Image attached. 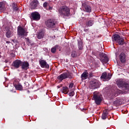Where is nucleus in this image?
<instances>
[{
    "label": "nucleus",
    "mask_w": 129,
    "mask_h": 129,
    "mask_svg": "<svg viewBox=\"0 0 129 129\" xmlns=\"http://www.w3.org/2000/svg\"><path fill=\"white\" fill-rule=\"evenodd\" d=\"M43 37H44V34H43V33L42 32H40L38 36H37V38L38 39H42V38H43Z\"/></svg>",
    "instance_id": "nucleus-28"
},
{
    "label": "nucleus",
    "mask_w": 129,
    "mask_h": 129,
    "mask_svg": "<svg viewBox=\"0 0 129 129\" xmlns=\"http://www.w3.org/2000/svg\"><path fill=\"white\" fill-rule=\"evenodd\" d=\"M74 94H75V93H74V91H72L69 93L70 96H74Z\"/></svg>",
    "instance_id": "nucleus-32"
},
{
    "label": "nucleus",
    "mask_w": 129,
    "mask_h": 129,
    "mask_svg": "<svg viewBox=\"0 0 129 129\" xmlns=\"http://www.w3.org/2000/svg\"><path fill=\"white\" fill-rule=\"evenodd\" d=\"M100 78L101 79H104L105 81H108V80H110V79L111 78V74L110 73H109L107 75V73H106V72H104L102 74Z\"/></svg>",
    "instance_id": "nucleus-12"
},
{
    "label": "nucleus",
    "mask_w": 129,
    "mask_h": 129,
    "mask_svg": "<svg viewBox=\"0 0 129 129\" xmlns=\"http://www.w3.org/2000/svg\"><path fill=\"white\" fill-rule=\"evenodd\" d=\"M93 94V98L95 101L96 104L99 105V104L101 103V101H102V95L98 92H94Z\"/></svg>",
    "instance_id": "nucleus-4"
},
{
    "label": "nucleus",
    "mask_w": 129,
    "mask_h": 129,
    "mask_svg": "<svg viewBox=\"0 0 129 129\" xmlns=\"http://www.w3.org/2000/svg\"><path fill=\"white\" fill-rule=\"evenodd\" d=\"M117 95H118L117 93H113L112 98H113V97H115L116 96H117Z\"/></svg>",
    "instance_id": "nucleus-37"
},
{
    "label": "nucleus",
    "mask_w": 129,
    "mask_h": 129,
    "mask_svg": "<svg viewBox=\"0 0 129 129\" xmlns=\"http://www.w3.org/2000/svg\"><path fill=\"white\" fill-rule=\"evenodd\" d=\"M119 59L121 63H124L125 62V54L124 53L122 52L120 54Z\"/></svg>",
    "instance_id": "nucleus-17"
},
{
    "label": "nucleus",
    "mask_w": 129,
    "mask_h": 129,
    "mask_svg": "<svg viewBox=\"0 0 129 129\" xmlns=\"http://www.w3.org/2000/svg\"><path fill=\"white\" fill-rule=\"evenodd\" d=\"M26 43L28 46H30V44H31V40L28 39Z\"/></svg>",
    "instance_id": "nucleus-35"
},
{
    "label": "nucleus",
    "mask_w": 129,
    "mask_h": 129,
    "mask_svg": "<svg viewBox=\"0 0 129 129\" xmlns=\"http://www.w3.org/2000/svg\"><path fill=\"white\" fill-rule=\"evenodd\" d=\"M56 50H57V49L56 48V47H53L51 48V53L55 54V53H56Z\"/></svg>",
    "instance_id": "nucleus-30"
},
{
    "label": "nucleus",
    "mask_w": 129,
    "mask_h": 129,
    "mask_svg": "<svg viewBox=\"0 0 129 129\" xmlns=\"http://www.w3.org/2000/svg\"><path fill=\"white\" fill-rule=\"evenodd\" d=\"M12 8L14 11H18L19 10V8H18V7H17V4L15 3L13 4Z\"/></svg>",
    "instance_id": "nucleus-27"
},
{
    "label": "nucleus",
    "mask_w": 129,
    "mask_h": 129,
    "mask_svg": "<svg viewBox=\"0 0 129 129\" xmlns=\"http://www.w3.org/2000/svg\"><path fill=\"white\" fill-rule=\"evenodd\" d=\"M90 87L91 89H96L97 88H99L100 86V82H99V81L97 80L92 81L90 82Z\"/></svg>",
    "instance_id": "nucleus-7"
},
{
    "label": "nucleus",
    "mask_w": 129,
    "mask_h": 129,
    "mask_svg": "<svg viewBox=\"0 0 129 129\" xmlns=\"http://www.w3.org/2000/svg\"><path fill=\"white\" fill-rule=\"evenodd\" d=\"M116 84L119 88H122V90H124L125 92H127L129 91V84L122 80H117Z\"/></svg>",
    "instance_id": "nucleus-2"
},
{
    "label": "nucleus",
    "mask_w": 129,
    "mask_h": 129,
    "mask_svg": "<svg viewBox=\"0 0 129 129\" xmlns=\"http://www.w3.org/2000/svg\"><path fill=\"white\" fill-rule=\"evenodd\" d=\"M6 10V7L5 4L3 2H0V12H5Z\"/></svg>",
    "instance_id": "nucleus-22"
},
{
    "label": "nucleus",
    "mask_w": 129,
    "mask_h": 129,
    "mask_svg": "<svg viewBox=\"0 0 129 129\" xmlns=\"http://www.w3.org/2000/svg\"><path fill=\"white\" fill-rule=\"evenodd\" d=\"M39 64L42 68H49V64L47 63V61L45 60H39Z\"/></svg>",
    "instance_id": "nucleus-14"
},
{
    "label": "nucleus",
    "mask_w": 129,
    "mask_h": 129,
    "mask_svg": "<svg viewBox=\"0 0 129 129\" xmlns=\"http://www.w3.org/2000/svg\"><path fill=\"white\" fill-rule=\"evenodd\" d=\"M93 74L92 73H90V74H89V77H90V78H92V76H93Z\"/></svg>",
    "instance_id": "nucleus-38"
},
{
    "label": "nucleus",
    "mask_w": 129,
    "mask_h": 129,
    "mask_svg": "<svg viewBox=\"0 0 129 129\" xmlns=\"http://www.w3.org/2000/svg\"><path fill=\"white\" fill-rule=\"evenodd\" d=\"M5 62V63H8L9 61H8V60L6 59Z\"/></svg>",
    "instance_id": "nucleus-41"
},
{
    "label": "nucleus",
    "mask_w": 129,
    "mask_h": 129,
    "mask_svg": "<svg viewBox=\"0 0 129 129\" xmlns=\"http://www.w3.org/2000/svg\"><path fill=\"white\" fill-rule=\"evenodd\" d=\"M84 32H88L89 29H88L85 28V29H84Z\"/></svg>",
    "instance_id": "nucleus-39"
},
{
    "label": "nucleus",
    "mask_w": 129,
    "mask_h": 129,
    "mask_svg": "<svg viewBox=\"0 0 129 129\" xmlns=\"http://www.w3.org/2000/svg\"><path fill=\"white\" fill-rule=\"evenodd\" d=\"M12 66L15 69H19V68L22 66V60L20 59H16L12 62Z\"/></svg>",
    "instance_id": "nucleus-11"
},
{
    "label": "nucleus",
    "mask_w": 129,
    "mask_h": 129,
    "mask_svg": "<svg viewBox=\"0 0 129 129\" xmlns=\"http://www.w3.org/2000/svg\"><path fill=\"white\" fill-rule=\"evenodd\" d=\"M6 37L8 38H11V37H13V33H12V31H11V30L6 31Z\"/></svg>",
    "instance_id": "nucleus-25"
},
{
    "label": "nucleus",
    "mask_w": 129,
    "mask_h": 129,
    "mask_svg": "<svg viewBox=\"0 0 129 129\" xmlns=\"http://www.w3.org/2000/svg\"><path fill=\"white\" fill-rule=\"evenodd\" d=\"M59 13L63 19L69 18L71 13H70V8L67 6H63L59 10Z\"/></svg>",
    "instance_id": "nucleus-1"
},
{
    "label": "nucleus",
    "mask_w": 129,
    "mask_h": 129,
    "mask_svg": "<svg viewBox=\"0 0 129 129\" xmlns=\"http://www.w3.org/2000/svg\"><path fill=\"white\" fill-rule=\"evenodd\" d=\"M30 19L33 21H39L41 19V15L37 12H32L31 14Z\"/></svg>",
    "instance_id": "nucleus-9"
},
{
    "label": "nucleus",
    "mask_w": 129,
    "mask_h": 129,
    "mask_svg": "<svg viewBox=\"0 0 129 129\" xmlns=\"http://www.w3.org/2000/svg\"><path fill=\"white\" fill-rule=\"evenodd\" d=\"M52 7H49L48 8V10H52Z\"/></svg>",
    "instance_id": "nucleus-40"
},
{
    "label": "nucleus",
    "mask_w": 129,
    "mask_h": 129,
    "mask_svg": "<svg viewBox=\"0 0 129 129\" xmlns=\"http://www.w3.org/2000/svg\"><path fill=\"white\" fill-rule=\"evenodd\" d=\"M14 86L17 90H23V86L20 84H15Z\"/></svg>",
    "instance_id": "nucleus-23"
},
{
    "label": "nucleus",
    "mask_w": 129,
    "mask_h": 129,
    "mask_svg": "<svg viewBox=\"0 0 129 129\" xmlns=\"http://www.w3.org/2000/svg\"><path fill=\"white\" fill-rule=\"evenodd\" d=\"M108 114V113L107 112V110L103 111L102 115V119H106Z\"/></svg>",
    "instance_id": "nucleus-24"
},
{
    "label": "nucleus",
    "mask_w": 129,
    "mask_h": 129,
    "mask_svg": "<svg viewBox=\"0 0 129 129\" xmlns=\"http://www.w3.org/2000/svg\"><path fill=\"white\" fill-rule=\"evenodd\" d=\"M45 24L46 27L48 28V29H53V28H55V26L56 25L55 21L53 19H48L45 21Z\"/></svg>",
    "instance_id": "nucleus-6"
},
{
    "label": "nucleus",
    "mask_w": 129,
    "mask_h": 129,
    "mask_svg": "<svg viewBox=\"0 0 129 129\" xmlns=\"http://www.w3.org/2000/svg\"><path fill=\"white\" fill-rule=\"evenodd\" d=\"M73 86H74V84H73V83H71L70 85H69V88H72L73 87Z\"/></svg>",
    "instance_id": "nucleus-33"
},
{
    "label": "nucleus",
    "mask_w": 129,
    "mask_h": 129,
    "mask_svg": "<svg viewBox=\"0 0 129 129\" xmlns=\"http://www.w3.org/2000/svg\"><path fill=\"white\" fill-rule=\"evenodd\" d=\"M93 24H94V21L92 20H87L86 22V25L87 27H92V26L93 25Z\"/></svg>",
    "instance_id": "nucleus-19"
},
{
    "label": "nucleus",
    "mask_w": 129,
    "mask_h": 129,
    "mask_svg": "<svg viewBox=\"0 0 129 129\" xmlns=\"http://www.w3.org/2000/svg\"><path fill=\"white\" fill-rule=\"evenodd\" d=\"M120 100V99L115 100V101L113 102L114 104L115 105H119L120 104H122V102Z\"/></svg>",
    "instance_id": "nucleus-26"
},
{
    "label": "nucleus",
    "mask_w": 129,
    "mask_h": 129,
    "mask_svg": "<svg viewBox=\"0 0 129 129\" xmlns=\"http://www.w3.org/2000/svg\"><path fill=\"white\" fill-rule=\"evenodd\" d=\"M72 57H73V58H76V57H77L76 51H73L72 52Z\"/></svg>",
    "instance_id": "nucleus-29"
},
{
    "label": "nucleus",
    "mask_w": 129,
    "mask_h": 129,
    "mask_svg": "<svg viewBox=\"0 0 129 129\" xmlns=\"http://www.w3.org/2000/svg\"><path fill=\"white\" fill-rule=\"evenodd\" d=\"M99 57L101 62L103 63H107V62H108V57H107L106 54L103 52H100L99 53Z\"/></svg>",
    "instance_id": "nucleus-10"
},
{
    "label": "nucleus",
    "mask_w": 129,
    "mask_h": 129,
    "mask_svg": "<svg viewBox=\"0 0 129 129\" xmlns=\"http://www.w3.org/2000/svg\"><path fill=\"white\" fill-rule=\"evenodd\" d=\"M113 39L114 41L118 43V45L120 46H122V45H124L125 42L123 38L121 37L118 34H114L112 36Z\"/></svg>",
    "instance_id": "nucleus-5"
},
{
    "label": "nucleus",
    "mask_w": 129,
    "mask_h": 129,
    "mask_svg": "<svg viewBox=\"0 0 129 129\" xmlns=\"http://www.w3.org/2000/svg\"><path fill=\"white\" fill-rule=\"evenodd\" d=\"M5 31H6V32H8V31H11V30H10V26H6V27L5 28Z\"/></svg>",
    "instance_id": "nucleus-31"
},
{
    "label": "nucleus",
    "mask_w": 129,
    "mask_h": 129,
    "mask_svg": "<svg viewBox=\"0 0 129 129\" xmlns=\"http://www.w3.org/2000/svg\"><path fill=\"white\" fill-rule=\"evenodd\" d=\"M54 48H55V49H60V46L59 45H56L54 46Z\"/></svg>",
    "instance_id": "nucleus-36"
},
{
    "label": "nucleus",
    "mask_w": 129,
    "mask_h": 129,
    "mask_svg": "<svg viewBox=\"0 0 129 129\" xmlns=\"http://www.w3.org/2000/svg\"><path fill=\"white\" fill-rule=\"evenodd\" d=\"M57 88H60V86H57Z\"/></svg>",
    "instance_id": "nucleus-43"
},
{
    "label": "nucleus",
    "mask_w": 129,
    "mask_h": 129,
    "mask_svg": "<svg viewBox=\"0 0 129 129\" xmlns=\"http://www.w3.org/2000/svg\"><path fill=\"white\" fill-rule=\"evenodd\" d=\"M39 4V1H38V0H33L31 2L30 7L31 10H36Z\"/></svg>",
    "instance_id": "nucleus-13"
},
{
    "label": "nucleus",
    "mask_w": 129,
    "mask_h": 129,
    "mask_svg": "<svg viewBox=\"0 0 129 129\" xmlns=\"http://www.w3.org/2000/svg\"><path fill=\"white\" fill-rule=\"evenodd\" d=\"M92 10L91 7L89 5H85L84 7V11L86 12V13H91Z\"/></svg>",
    "instance_id": "nucleus-18"
},
{
    "label": "nucleus",
    "mask_w": 129,
    "mask_h": 129,
    "mask_svg": "<svg viewBox=\"0 0 129 129\" xmlns=\"http://www.w3.org/2000/svg\"><path fill=\"white\" fill-rule=\"evenodd\" d=\"M6 43H7V44H10V41H6Z\"/></svg>",
    "instance_id": "nucleus-42"
},
{
    "label": "nucleus",
    "mask_w": 129,
    "mask_h": 129,
    "mask_svg": "<svg viewBox=\"0 0 129 129\" xmlns=\"http://www.w3.org/2000/svg\"><path fill=\"white\" fill-rule=\"evenodd\" d=\"M31 46H33L34 44H31Z\"/></svg>",
    "instance_id": "nucleus-44"
},
{
    "label": "nucleus",
    "mask_w": 129,
    "mask_h": 129,
    "mask_svg": "<svg viewBox=\"0 0 129 129\" xmlns=\"http://www.w3.org/2000/svg\"><path fill=\"white\" fill-rule=\"evenodd\" d=\"M17 34L19 37H26L27 34H26V30L24 29L22 26H18L17 27Z\"/></svg>",
    "instance_id": "nucleus-8"
},
{
    "label": "nucleus",
    "mask_w": 129,
    "mask_h": 129,
    "mask_svg": "<svg viewBox=\"0 0 129 129\" xmlns=\"http://www.w3.org/2000/svg\"><path fill=\"white\" fill-rule=\"evenodd\" d=\"M30 64L29 62L26 61H22L21 68L22 70H28Z\"/></svg>",
    "instance_id": "nucleus-15"
},
{
    "label": "nucleus",
    "mask_w": 129,
    "mask_h": 129,
    "mask_svg": "<svg viewBox=\"0 0 129 129\" xmlns=\"http://www.w3.org/2000/svg\"><path fill=\"white\" fill-rule=\"evenodd\" d=\"M78 45L79 50H82L83 49V43L82 41H78Z\"/></svg>",
    "instance_id": "nucleus-21"
},
{
    "label": "nucleus",
    "mask_w": 129,
    "mask_h": 129,
    "mask_svg": "<svg viewBox=\"0 0 129 129\" xmlns=\"http://www.w3.org/2000/svg\"><path fill=\"white\" fill-rule=\"evenodd\" d=\"M43 8H47V6H48V3H46V2H45L44 4H43Z\"/></svg>",
    "instance_id": "nucleus-34"
},
{
    "label": "nucleus",
    "mask_w": 129,
    "mask_h": 129,
    "mask_svg": "<svg viewBox=\"0 0 129 129\" xmlns=\"http://www.w3.org/2000/svg\"><path fill=\"white\" fill-rule=\"evenodd\" d=\"M62 93L64 94H67L69 92V89H68V87H63L62 89L61 90Z\"/></svg>",
    "instance_id": "nucleus-20"
},
{
    "label": "nucleus",
    "mask_w": 129,
    "mask_h": 129,
    "mask_svg": "<svg viewBox=\"0 0 129 129\" xmlns=\"http://www.w3.org/2000/svg\"><path fill=\"white\" fill-rule=\"evenodd\" d=\"M67 78H69V79H72L73 78V74L68 72H65L59 76H57V79L60 81H62L64 79H67Z\"/></svg>",
    "instance_id": "nucleus-3"
},
{
    "label": "nucleus",
    "mask_w": 129,
    "mask_h": 129,
    "mask_svg": "<svg viewBox=\"0 0 129 129\" xmlns=\"http://www.w3.org/2000/svg\"><path fill=\"white\" fill-rule=\"evenodd\" d=\"M89 77V74L87 73V71L84 72L81 76L82 80H85Z\"/></svg>",
    "instance_id": "nucleus-16"
}]
</instances>
